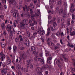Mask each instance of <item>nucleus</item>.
Segmentation results:
<instances>
[{
  "instance_id": "nucleus-1",
  "label": "nucleus",
  "mask_w": 75,
  "mask_h": 75,
  "mask_svg": "<svg viewBox=\"0 0 75 75\" xmlns=\"http://www.w3.org/2000/svg\"><path fill=\"white\" fill-rule=\"evenodd\" d=\"M31 61H33L32 59H29L27 60L28 64L27 65V68H24L25 71H26V72H28L29 67L31 69L34 68V66L33 65V64L31 63Z\"/></svg>"
},
{
  "instance_id": "nucleus-2",
  "label": "nucleus",
  "mask_w": 75,
  "mask_h": 75,
  "mask_svg": "<svg viewBox=\"0 0 75 75\" xmlns=\"http://www.w3.org/2000/svg\"><path fill=\"white\" fill-rule=\"evenodd\" d=\"M27 22L26 20L24 19H23L20 23L21 28L22 29H24L25 28V25H27Z\"/></svg>"
},
{
  "instance_id": "nucleus-3",
  "label": "nucleus",
  "mask_w": 75,
  "mask_h": 75,
  "mask_svg": "<svg viewBox=\"0 0 75 75\" xmlns=\"http://www.w3.org/2000/svg\"><path fill=\"white\" fill-rule=\"evenodd\" d=\"M38 33L41 34V35H44L45 34V32L44 30H43V28H39L38 31Z\"/></svg>"
},
{
  "instance_id": "nucleus-4",
  "label": "nucleus",
  "mask_w": 75,
  "mask_h": 75,
  "mask_svg": "<svg viewBox=\"0 0 75 75\" xmlns=\"http://www.w3.org/2000/svg\"><path fill=\"white\" fill-rule=\"evenodd\" d=\"M20 55L21 57H22L24 59H25L27 58V56L25 54L22 52H20Z\"/></svg>"
},
{
  "instance_id": "nucleus-5",
  "label": "nucleus",
  "mask_w": 75,
  "mask_h": 75,
  "mask_svg": "<svg viewBox=\"0 0 75 75\" xmlns=\"http://www.w3.org/2000/svg\"><path fill=\"white\" fill-rule=\"evenodd\" d=\"M36 70L38 71V72L37 74H42V69L40 67H37L36 69Z\"/></svg>"
},
{
  "instance_id": "nucleus-6",
  "label": "nucleus",
  "mask_w": 75,
  "mask_h": 75,
  "mask_svg": "<svg viewBox=\"0 0 75 75\" xmlns=\"http://www.w3.org/2000/svg\"><path fill=\"white\" fill-rule=\"evenodd\" d=\"M7 69L6 68H4L3 69L1 70V73H3V74H6L7 72Z\"/></svg>"
},
{
  "instance_id": "nucleus-7",
  "label": "nucleus",
  "mask_w": 75,
  "mask_h": 75,
  "mask_svg": "<svg viewBox=\"0 0 75 75\" xmlns=\"http://www.w3.org/2000/svg\"><path fill=\"white\" fill-rule=\"evenodd\" d=\"M11 26L10 24H8L7 25L6 28V30L8 31H11Z\"/></svg>"
},
{
  "instance_id": "nucleus-8",
  "label": "nucleus",
  "mask_w": 75,
  "mask_h": 75,
  "mask_svg": "<svg viewBox=\"0 0 75 75\" xmlns=\"http://www.w3.org/2000/svg\"><path fill=\"white\" fill-rule=\"evenodd\" d=\"M38 61L39 62H41V63H42V64H44V59H41V58H38Z\"/></svg>"
},
{
  "instance_id": "nucleus-9",
  "label": "nucleus",
  "mask_w": 75,
  "mask_h": 75,
  "mask_svg": "<svg viewBox=\"0 0 75 75\" xmlns=\"http://www.w3.org/2000/svg\"><path fill=\"white\" fill-rule=\"evenodd\" d=\"M6 63L7 65H9L11 63V60L8 58H8L7 59Z\"/></svg>"
},
{
  "instance_id": "nucleus-10",
  "label": "nucleus",
  "mask_w": 75,
  "mask_h": 75,
  "mask_svg": "<svg viewBox=\"0 0 75 75\" xmlns=\"http://www.w3.org/2000/svg\"><path fill=\"white\" fill-rule=\"evenodd\" d=\"M49 67V66H48V65L45 64L42 67V68L44 69H47V68H48Z\"/></svg>"
},
{
  "instance_id": "nucleus-11",
  "label": "nucleus",
  "mask_w": 75,
  "mask_h": 75,
  "mask_svg": "<svg viewBox=\"0 0 75 75\" xmlns=\"http://www.w3.org/2000/svg\"><path fill=\"white\" fill-rule=\"evenodd\" d=\"M40 11L39 10H38L37 12L35 13V16L36 17H38L40 16Z\"/></svg>"
},
{
  "instance_id": "nucleus-12",
  "label": "nucleus",
  "mask_w": 75,
  "mask_h": 75,
  "mask_svg": "<svg viewBox=\"0 0 75 75\" xmlns=\"http://www.w3.org/2000/svg\"><path fill=\"white\" fill-rule=\"evenodd\" d=\"M24 44L25 45H26L27 47L30 46V42L29 41H27L26 42H25Z\"/></svg>"
},
{
  "instance_id": "nucleus-13",
  "label": "nucleus",
  "mask_w": 75,
  "mask_h": 75,
  "mask_svg": "<svg viewBox=\"0 0 75 75\" xmlns=\"http://www.w3.org/2000/svg\"><path fill=\"white\" fill-rule=\"evenodd\" d=\"M30 16L32 20V21H34L35 20V18H34V17H35V15L32 14Z\"/></svg>"
},
{
  "instance_id": "nucleus-14",
  "label": "nucleus",
  "mask_w": 75,
  "mask_h": 75,
  "mask_svg": "<svg viewBox=\"0 0 75 75\" xmlns=\"http://www.w3.org/2000/svg\"><path fill=\"white\" fill-rule=\"evenodd\" d=\"M16 42L17 44H20V41H19V39L18 38H16L15 39Z\"/></svg>"
},
{
  "instance_id": "nucleus-15",
  "label": "nucleus",
  "mask_w": 75,
  "mask_h": 75,
  "mask_svg": "<svg viewBox=\"0 0 75 75\" xmlns=\"http://www.w3.org/2000/svg\"><path fill=\"white\" fill-rule=\"evenodd\" d=\"M58 13L59 15H61L63 13V8H61L60 10L59 11Z\"/></svg>"
},
{
  "instance_id": "nucleus-16",
  "label": "nucleus",
  "mask_w": 75,
  "mask_h": 75,
  "mask_svg": "<svg viewBox=\"0 0 75 75\" xmlns=\"http://www.w3.org/2000/svg\"><path fill=\"white\" fill-rule=\"evenodd\" d=\"M29 23L30 24V26H33L34 25V23H32V20L31 19H29Z\"/></svg>"
},
{
  "instance_id": "nucleus-17",
  "label": "nucleus",
  "mask_w": 75,
  "mask_h": 75,
  "mask_svg": "<svg viewBox=\"0 0 75 75\" xmlns=\"http://www.w3.org/2000/svg\"><path fill=\"white\" fill-rule=\"evenodd\" d=\"M64 21H62V24L61 25V28H62L64 27H65V25H64Z\"/></svg>"
},
{
  "instance_id": "nucleus-18",
  "label": "nucleus",
  "mask_w": 75,
  "mask_h": 75,
  "mask_svg": "<svg viewBox=\"0 0 75 75\" xmlns=\"http://www.w3.org/2000/svg\"><path fill=\"white\" fill-rule=\"evenodd\" d=\"M9 2L11 3L12 4H14L16 3V1L14 0H9Z\"/></svg>"
},
{
  "instance_id": "nucleus-19",
  "label": "nucleus",
  "mask_w": 75,
  "mask_h": 75,
  "mask_svg": "<svg viewBox=\"0 0 75 75\" xmlns=\"http://www.w3.org/2000/svg\"><path fill=\"white\" fill-rule=\"evenodd\" d=\"M62 3V1L61 0H59L57 2V4L59 6L61 5Z\"/></svg>"
},
{
  "instance_id": "nucleus-20",
  "label": "nucleus",
  "mask_w": 75,
  "mask_h": 75,
  "mask_svg": "<svg viewBox=\"0 0 75 75\" xmlns=\"http://www.w3.org/2000/svg\"><path fill=\"white\" fill-rule=\"evenodd\" d=\"M13 16L14 17H15V18H17V17L18 16L17 15V12H14L13 13Z\"/></svg>"
},
{
  "instance_id": "nucleus-21",
  "label": "nucleus",
  "mask_w": 75,
  "mask_h": 75,
  "mask_svg": "<svg viewBox=\"0 0 75 75\" xmlns=\"http://www.w3.org/2000/svg\"><path fill=\"white\" fill-rule=\"evenodd\" d=\"M67 25H70L71 23H70V19L68 18L67 20Z\"/></svg>"
},
{
  "instance_id": "nucleus-22",
  "label": "nucleus",
  "mask_w": 75,
  "mask_h": 75,
  "mask_svg": "<svg viewBox=\"0 0 75 75\" xmlns=\"http://www.w3.org/2000/svg\"><path fill=\"white\" fill-rule=\"evenodd\" d=\"M19 49L21 50H23L24 49V47H23V45H19Z\"/></svg>"
},
{
  "instance_id": "nucleus-23",
  "label": "nucleus",
  "mask_w": 75,
  "mask_h": 75,
  "mask_svg": "<svg viewBox=\"0 0 75 75\" xmlns=\"http://www.w3.org/2000/svg\"><path fill=\"white\" fill-rule=\"evenodd\" d=\"M50 39L49 38H48L47 39V44L49 46H50V43L51 41H50Z\"/></svg>"
},
{
  "instance_id": "nucleus-24",
  "label": "nucleus",
  "mask_w": 75,
  "mask_h": 75,
  "mask_svg": "<svg viewBox=\"0 0 75 75\" xmlns=\"http://www.w3.org/2000/svg\"><path fill=\"white\" fill-rule=\"evenodd\" d=\"M50 46L52 48H53L55 46V44L52 42H50Z\"/></svg>"
},
{
  "instance_id": "nucleus-25",
  "label": "nucleus",
  "mask_w": 75,
  "mask_h": 75,
  "mask_svg": "<svg viewBox=\"0 0 75 75\" xmlns=\"http://www.w3.org/2000/svg\"><path fill=\"white\" fill-rule=\"evenodd\" d=\"M13 51H14V52H16L17 51V46H14L13 47Z\"/></svg>"
},
{
  "instance_id": "nucleus-26",
  "label": "nucleus",
  "mask_w": 75,
  "mask_h": 75,
  "mask_svg": "<svg viewBox=\"0 0 75 75\" xmlns=\"http://www.w3.org/2000/svg\"><path fill=\"white\" fill-rule=\"evenodd\" d=\"M1 26L2 28V30H4V26H5V24L4 23H2L1 25Z\"/></svg>"
},
{
  "instance_id": "nucleus-27",
  "label": "nucleus",
  "mask_w": 75,
  "mask_h": 75,
  "mask_svg": "<svg viewBox=\"0 0 75 75\" xmlns=\"http://www.w3.org/2000/svg\"><path fill=\"white\" fill-rule=\"evenodd\" d=\"M71 16L73 20H75V15L74 14L72 13V14H71Z\"/></svg>"
},
{
  "instance_id": "nucleus-28",
  "label": "nucleus",
  "mask_w": 75,
  "mask_h": 75,
  "mask_svg": "<svg viewBox=\"0 0 75 75\" xmlns=\"http://www.w3.org/2000/svg\"><path fill=\"white\" fill-rule=\"evenodd\" d=\"M63 4L64 6V7H66L67 6V2L64 1L63 2Z\"/></svg>"
},
{
  "instance_id": "nucleus-29",
  "label": "nucleus",
  "mask_w": 75,
  "mask_h": 75,
  "mask_svg": "<svg viewBox=\"0 0 75 75\" xmlns=\"http://www.w3.org/2000/svg\"><path fill=\"white\" fill-rule=\"evenodd\" d=\"M75 9H72V8H70V13H74V11H75Z\"/></svg>"
},
{
  "instance_id": "nucleus-30",
  "label": "nucleus",
  "mask_w": 75,
  "mask_h": 75,
  "mask_svg": "<svg viewBox=\"0 0 75 75\" xmlns=\"http://www.w3.org/2000/svg\"><path fill=\"white\" fill-rule=\"evenodd\" d=\"M6 46V44L4 43H2L1 44V47L2 48H4Z\"/></svg>"
},
{
  "instance_id": "nucleus-31",
  "label": "nucleus",
  "mask_w": 75,
  "mask_h": 75,
  "mask_svg": "<svg viewBox=\"0 0 75 75\" xmlns=\"http://www.w3.org/2000/svg\"><path fill=\"white\" fill-rule=\"evenodd\" d=\"M21 66L19 64H18L17 67V68L18 69V70H20V69H21Z\"/></svg>"
},
{
  "instance_id": "nucleus-32",
  "label": "nucleus",
  "mask_w": 75,
  "mask_h": 75,
  "mask_svg": "<svg viewBox=\"0 0 75 75\" xmlns=\"http://www.w3.org/2000/svg\"><path fill=\"white\" fill-rule=\"evenodd\" d=\"M27 35L28 37H30V33L29 31L26 32Z\"/></svg>"
},
{
  "instance_id": "nucleus-33",
  "label": "nucleus",
  "mask_w": 75,
  "mask_h": 75,
  "mask_svg": "<svg viewBox=\"0 0 75 75\" xmlns=\"http://www.w3.org/2000/svg\"><path fill=\"white\" fill-rule=\"evenodd\" d=\"M70 35H71V36H73V35H75V32L74 31H73V32H70Z\"/></svg>"
},
{
  "instance_id": "nucleus-34",
  "label": "nucleus",
  "mask_w": 75,
  "mask_h": 75,
  "mask_svg": "<svg viewBox=\"0 0 75 75\" xmlns=\"http://www.w3.org/2000/svg\"><path fill=\"white\" fill-rule=\"evenodd\" d=\"M23 11H25V9H27V6L25 5V7H23Z\"/></svg>"
},
{
  "instance_id": "nucleus-35",
  "label": "nucleus",
  "mask_w": 75,
  "mask_h": 75,
  "mask_svg": "<svg viewBox=\"0 0 75 75\" xmlns=\"http://www.w3.org/2000/svg\"><path fill=\"white\" fill-rule=\"evenodd\" d=\"M75 7V4H72L71 5L70 8H73Z\"/></svg>"
},
{
  "instance_id": "nucleus-36",
  "label": "nucleus",
  "mask_w": 75,
  "mask_h": 75,
  "mask_svg": "<svg viewBox=\"0 0 75 75\" xmlns=\"http://www.w3.org/2000/svg\"><path fill=\"white\" fill-rule=\"evenodd\" d=\"M57 62H58V59H55L54 61V65H56L57 64Z\"/></svg>"
},
{
  "instance_id": "nucleus-37",
  "label": "nucleus",
  "mask_w": 75,
  "mask_h": 75,
  "mask_svg": "<svg viewBox=\"0 0 75 75\" xmlns=\"http://www.w3.org/2000/svg\"><path fill=\"white\" fill-rule=\"evenodd\" d=\"M5 57H6V56H5V55L4 54H3L1 57V60L2 61H3L4 60V58H5Z\"/></svg>"
},
{
  "instance_id": "nucleus-38",
  "label": "nucleus",
  "mask_w": 75,
  "mask_h": 75,
  "mask_svg": "<svg viewBox=\"0 0 75 75\" xmlns=\"http://www.w3.org/2000/svg\"><path fill=\"white\" fill-rule=\"evenodd\" d=\"M60 62V61H59V60H58V67L60 68H61V66L59 64Z\"/></svg>"
},
{
  "instance_id": "nucleus-39",
  "label": "nucleus",
  "mask_w": 75,
  "mask_h": 75,
  "mask_svg": "<svg viewBox=\"0 0 75 75\" xmlns=\"http://www.w3.org/2000/svg\"><path fill=\"white\" fill-rule=\"evenodd\" d=\"M14 23L16 24H18V20H14Z\"/></svg>"
},
{
  "instance_id": "nucleus-40",
  "label": "nucleus",
  "mask_w": 75,
  "mask_h": 75,
  "mask_svg": "<svg viewBox=\"0 0 75 75\" xmlns=\"http://www.w3.org/2000/svg\"><path fill=\"white\" fill-rule=\"evenodd\" d=\"M52 58L51 56L50 55L49 56L48 58L47 59V60H51L52 59Z\"/></svg>"
},
{
  "instance_id": "nucleus-41",
  "label": "nucleus",
  "mask_w": 75,
  "mask_h": 75,
  "mask_svg": "<svg viewBox=\"0 0 75 75\" xmlns=\"http://www.w3.org/2000/svg\"><path fill=\"white\" fill-rule=\"evenodd\" d=\"M50 34V32H47V34L45 35L46 37H48Z\"/></svg>"
},
{
  "instance_id": "nucleus-42",
  "label": "nucleus",
  "mask_w": 75,
  "mask_h": 75,
  "mask_svg": "<svg viewBox=\"0 0 75 75\" xmlns=\"http://www.w3.org/2000/svg\"><path fill=\"white\" fill-rule=\"evenodd\" d=\"M26 17H28L29 16V13L28 12V11H26L25 12Z\"/></svg>"
},
{
  "instance_id": "nucleus-43",
  "label": "nucleus",
  "mask_w": 75,
  "mask_h": 75,
  "mask_svg": "<svg viewBox=\"0 0 75 75\" xmlns=\"http://www.w3.org/2000/svg\"><path fill=\"white\" fill-rule=\"evenodd\" d=\"M47 62L48 64H51V60H47Z\"/></svg>"
},
{
  "instance_id": "nucleus-44",
  "label": "nucleus",
  "mask_w": 75,
  "mask_h": 75,
  "mask_svg": "<svg viewBox=\"0 0 75 75\" xmlns=\"http://www.w3.org/2000/svg\"><path fill=\"white\" fill-rule=\"evenodd\" d=\"M30 14H33V10L31 8H30Z\"/></svg>"
},
{
  "instance_id": "nucleus-45",
  "label": "nucleus",
  "mask_w": 75,
  "mask_h": 75,
  "mask_svg": "<svg viewBox=\"0 0 75 75\" xmlns=\"http://www.w3.org/2000/svg\"><path fill=\"white\" fill-rule=\"evenodd\" d=\"M35 47L34 46L32 47L31 48V51H34V50H35Z\"/></svg>"
},
{
  "instance_id": "nucleus-46",
  "label": "nucleus",
  "mask_w": 75,
  "mask_h": 75,
  "mask_svg": "<svg viewBox=\"0 0 75 75\" xmlns=\"http://www.w3.org/2000/svg\"><path fill=\"white\" fill-rule=\"evenodd\" d=\"M9 32H10V33L9 35L10 36V37H12V35L13 37V33H12V31H11H11H9Z\"/></svg>"
},
{
  "instance_id": "nucleus-47",
  "label": "nucleus",
  "mask_w": 75,
  "mask_h": 75,
  "mask_svg": "<svg viewBox=\"0 0 75 75\" xmlns=\"http://www.w3.org/2000/svg\"><path fill=\"white\" fill-rule=\"evenodd\" d=\"M3 35H7V32H6V31H4L3 32Z\"/></svg>"
},
{
  "instance_id": "nucleus-48",
  "label": "nucleus",
  "mask_w": 75,
  "mask_h": 75,
  "mask_svg": "<svg viewBox=\"0 0 75 75\" xmlns=\"http://www.w3.org/2000/svg\"><path fill=\"white\" fill-rule=\"evenodd\" d=\"M39 55L40 57H42V56H43V53H42V52H40Z\"/></svg>"
},
{
  "instance_id": "nucleus-49",
  "label": "nucleus",
  "mask_w": 75,
  "mask_h": 75,
  "mask_svg": "<svg viewBox=\"0 0 75 75\" xmlns=\"http://www.w3.org/2000/svg\"><path fill=\"white\" fill-rule=\"evenodd\" d=\"M64 59V61L65 62H68V61H69V60L68 59L65 58Z\"/></svg>"
},
{
  "instance_id": "nucleus-50",
  "label": "nucleus",
  "mask_w": 75,
  "mask_h": 75,
  "mask_svg": "<svg viewBox=\"0 0 75 75\" xmlns=\"http://www.w3.org/2000/svg\"><path fill=\"white\" fill-rule=\"evenodd\" d=\"M62 55L63 58L64 59L66 58L65 57H66V55L65 54H62Z\"/></svg>"
},
{
  "instance_id": "nucleus-51",
  "label": "nucleus",
  "mask_w": 75,
  "mask_h": 75,
  "mask_svg": "<svg viewBox=\"0 0 75 75\" xmlns=\"http://www.w3.org/2000/svg\"><path fill=\"white\" fill-rule=\"evenodd\" d=\"M19 7H22V6H23V4H22V1H21V2L19 3Z\"/></svg>"
},
{
  "instance_id": "nucleus-52",
  "label": "nucleus",
  "mask_w": 75,
  "mask_h": 75,
  "mask_svg": "<svg viewBox=\"0 0 75 75\" xmlns=\"http://www.w3.org/2000/svg\"><path fill=\"white\" fill-rule=\"evenodd\" d=\"M18 75H22V73L21 71L20 70H19L18 71Z\"/></svg>"
},
{
  "instance_id": "nucleus-53",
  "label": "nucleus",
  "mask_w": 75,
  "mask_h": 75,
  "mask_svg": "<svg viewBox=\"0 0 75 75\" xmlns=\"http://www.w3.org/2000/svg\"><path fill=\"white\" fill-rule=\"evenodd\" d=\"M36 6L37 7H40V2H38L36 5Z\"/></svg>"
},
{
  "instance_id": "nucleus-54",
  "label": "nucleus",
  "mask_w": 75,
  "mask_h": 75,
  "mask_svg": "<svg viewBox=\"0 0 75 75\" xmlns=\"http://www.w3.org/2000/svg\"><path fill=\"white\" fill-rule=\"evenodd\" d=\"M53 25L54 27H57V23H56V22H54Z\"/></svg>"
},
{
  "instance_id": "nucleus-55",
  "label": "nucleus",
  "mask_w": 75,
  "mask_h": 75,
  "mask_svg": "<svg viewBox=\"0 0 75 75\" xmlns=\"http://www.w3.org/2000/svg\"><path fill=\"white\" fill-rule=\"evenodd\" d=\"M45 55L47 57H48L50 55V53H49V52H47L45 53Z\"/></svg>"
},
{
  "instance_id": "nucleus-56",
  "label": "nucleus",
  "mask_w": 75,
  "mask_h": 75,
  "mask_svg": "<svg viewBox=\"0 0 75 75\" xmlns=\"http://www.w3.org/2000/svg\"><path fill=\"white\" fill-rule=\"evenodd\" d=\"M4 17V16L3 15H0V18H1V19H3Z\"/></svg>"
},
{
  "instance_id": "nucleus-57",
  "label": "nucleus",
  "mask_w": 75,
  "mask_h": 75,
  "mask_svg": "<svg viewBox=\"0 0 75 75\" xmlns=\"http://www.w3.org/2000/svg\"><path fill=\"white\" fill-rule=\"evenodd\" d=\"M2 66L3 67H6V63H3Z\"/></svg>"
},
{
  "instance_id": "nucleus-58",
  "label": "nucleus",
  "mask_w": 75,
  "mask_h": 75,
  "mask_svg": "<svg viewBox=\"0 0 75 75\" xmlns=\"http://www.w3.org/2000/svg\"><path fill=\"white\" fill-rule=\"evenodd\" d=\"M55 29V28L54 27H52L51 28V30L52 31H54Z\"/></svg>"
},
{
  "instance_id": "nucleus-59",
  "label": "nucleus",
  "mask_w": 75,
  "mask_h": 75,
  "mask_svg": "<svg viewBox=\"0 0 75 75\" xmlns=\"http://www.w3.org/2000/svg\"><path fill=\"white\" fill-rule=\"evenodd\" d=\"M59 49V47L58 46H55L54 49L55 50H58Z\"/></svg>"
},
{
  "instance_id": "nucleus-60",
  "label": "nucleus",
  "mask_w": 75,
  "mask_h": 75,
  "mask_svg": "<svg viewBox=\"0 0 75 75\" xmlns=\"http://www.w3.org/2000/svg\"><path fill=\"white\" fill-rule=\"evenodd\" d=\"M66 30L67 31V33H69V29L68 28H67Z\"/></svg>"
},
{
  "instance_id": "nucleus-61",
  "label": "nucleus",
  "mask_w": 75,
  "mask_h": 75,
  "mask_svg": "<svg viewBox=\"0 0 75 75\" xmlns=\"http://www.w3.org/2000/svg\"><path fill=\"white\" fill-rule=\"evenodd\" d=\"M38 59V56H36L35 57V61H37V59Z\"/></svg>"
},
{
  "instance_id": "nucleus-62",
  "label": "nucleus",
  "mask_w": 75,
  "mask_h": 75,
  "mask_svg": "<svg viewBox=\"0 0 75 75\" xmlns=\"http://www.w3.org/2000/svg\"><path fill=\"white\" fill-rule=\"evenodd\" d=\"M48 24H51L52 23V21L51 20V21H50L49 20L48 21Z\"/></svg>"
},
{
  "instance_id": "nucleus-63",
  "label": "nucleus",
  "mask_w": 75,
  "mask_h": 75,
  "mask_svg": "<svg viewBox=\"0 0 75 75\" xmlns=\"http://www.w3.org/2000/svg\"><path fill=\"white\" fill-rule=\"evenodd\" d=\"M52 18V16H51V15H49L48 16V19H51V18Z\"/></svg>"
},
{
  "instance_id": "nucleus-64",
  "label": "nucleus",
  "mask_w": 75,
  "mask_h": 75,
  "mask_svg": "<svg viewBox=\"0 0 75 75\" xmlns=\"http://www.w3.org/2000/svg\"><path fill=\"white\" fill-rule=\"evenodd\" d=\"M37 33H38V32H36L35 33H33V35H36L37 34Z\"/></svg>"
}]
</instances>
